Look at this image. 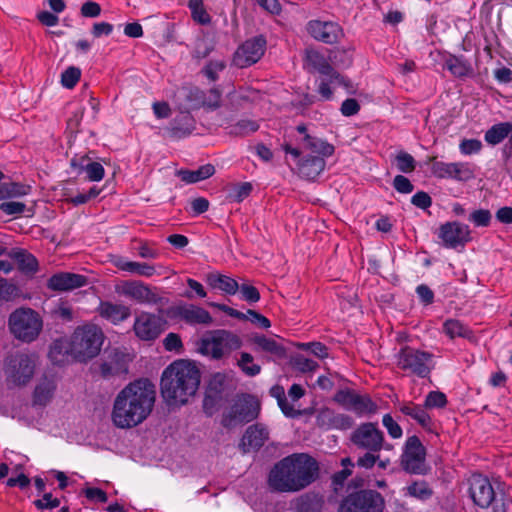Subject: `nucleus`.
<instances>
[{
  "label": "nucleus",
  "instance_id": "13d9d810",
  "mask_svg": "<svg viewBox=\"0 0 512 512\" xmlns=\"http://www.w3.org/2000/svg\"><path fill=\"white\" fill-rule=\"evenodd\" d=\"M252 192V185L249 182H243L234 186L232 192L229 194V198L233 202L240 203L246 199Z\"/></svg>",
  "mask_w": 512,
  "mask_h": 512
},
{
  "label": "nucleus",
  "instance_id": "2eb2a0df",
  "mask_svg": "<svg viewBox=\"0 0 512 512\" xmlns=\"http://www.w3.org/2000/svg\"><path fill=\"white\" fill-rule=\"evenodd\" d=\"M402 465L410 473L422 474L425 471V447L417 436L407 439Z\"/></svg>",
  "mask_w": 512,
  "mask_h": 512
},
{
  "label": "nucleus",
  "instance_id": "1a4fd4ad",
  "mask_svg": "<svg viewBox=\"0 0 512 512\" xmlns=\"http://www.w3.org/2000/svg\"><path fill=\"white\" fill-rule=\"evenodd\" d=\"M37 363L35 354L16 353L7 358L5 374L14 385H26L33 377Z\"/></svg>",
  "mask_w": 512,
  "mask_h": 512
},
{
  "label": "nucleus",
  "instance_id": "cd10ccee",
  "mask_svg": "<svg viewBox=\"0 0 512 512\" xmlns=\"http://www.w3.org/2000/svg\"><path fill=\"white\" fill-rule=\"evenodd\" d=\"M323 157L308 156L298 163L299 175L307 180H315L325 169Z\"/></svg>",
  "mask_w": 512,
  "mask_h": 512
},
{
  "label": "nucleus",
  "instance_id": "a211bd4d",
  "mask_svg": "<svg viewBox=\"0 0 512 512\" xmlns=\"http://www.w3.org/2000/svg\"><path fill=\"white\" fill-rule=\"evenodd\" d=\"M317 426L325 430H348L352 428L354 420L351 416L338 413L330 408L321 409L316 416Z\"/></svg>",
  "mask_w": 512,
  "mask_h": 512
},
{
  "label": "nucleus",
  "instance_id": "b1692460",
  "mask_svg": "<svg viewBox=\"0 0 512 512\" xmlns=\"http://www.w3.org/2000/svg\"><path fill=\"white\" fill-rule=\"evenodd\" d=\"M97 311L102 318L114 325L125 321L131 315V310L128 306L110 301H101Z\"/></svg>",
  "mask_w": 512,
  "mask_h": 512
},
{
  "label": "nucleus",
  "instance_id": "a18cd8bd",
  "mask_svg": "<svg viewBox=\"0 0 512 512\" xmlns=\"http://www.w3.org/2000/svg\"><path fill=\"white\" fill-rule=\"evenodd\" d=\"M237 366L248 377H254L261 372V366L254 363V357L248 352H241Z\"/></svg>",
  "mask_w": 512,
  "mask_h": 512
},
{
  "label": "nucleus",
  "instance_id": "09e8293b",
  "mask_svg": "<svg viewBox=\"0 0 512 512\" xmlns=\"http://www.w3.org/2000/svg\"><path fill=\"white\" fill-rule=\"evenodd\" d=\"M309 482H267L272 492H296L304 489Z\"/></svg>",
  "mask_w": 512,
  "mask_h": 512
},
{
  "label": "nucleus",
  "instance_id": "58836bf2",
  "mask_svg": "<svg viewBox=\"0 0 512 512\" xmlns=\"http://www.w3.org/2000/svg\"><path fill=\"white\" fill-rule=\"evenodd\" d=\"M252 342L257 346V350L270 353L276 357L282 358L286 354L285 348L279 342L264 335L254 336Z\"/></svg>",
  "mask_w": 512,
  "mask_h": 512
},
{
  "label": "nucleus",
  "instance_id": "c85d7f7f",
  "mask_svg": "<svg viewBox=\"0 0 512 512\" xmlns=\"http://www.w3.org/2000/svg\"><path fill=\"white\" fill-rule=\"evenodd\" d=\"M56 390V383L53 378L44 376L39 380L33 395L34 404L46 406L54 396Z\"/></svg>",
  "mask_w": 512,
  "mask_h": 512
},
{
  "label": "nucleus",
  "instance_id": "4be33fe9",
  "mask_svg": "<svg viewBox=\"0 0 512 512\" xmlns=\"http://www.w3.org/2000/svg\"><path fill=\"white\" fill-rule=\"evenodd\" d=\"M209 306L217 308L218 310L224 312L230 317L239 319V320H248L252 322L253 324L263 328L267 329L271 326L270 320L263 316L262 314L256 312L255 310H247L246 313H243L241 311H238L232 307H229L225 304L210 302L208 303Z\"/></svg>",
  "mask_w": 512,
  "mask_h": 512
},
{
  "label": "nucleus",
  "instance_id": "052dcab7",
  "mask_svg": "<svg viewBox=\"0 0 512 512\" xmlns=\"http://www.w3.org/2000/svg\"><path fill=\"white\" fill-rule=\"evenodd\" d=\"M431 170L437 178L452 179L453 162L436 161L432 164Z\"/></svg>",
  "mask_w": 512,
  "mask_h": 512
},
{
  "label": "nucleus",
  "instance_id": "f704fd0d",
  "mask_svg": "<svg viewBox=\"0 0 512 512\" xmlns=\"http://www.w3.org/2000/svg\"><path fill=\"white\" fill-rule=\"evenodd\" d=\"M332 85L343 86L346 89L352 88L351 82L341 75L340 79H334L332 77L321 76L318 82L317 92L321 96L322 100L328 101L333 97Z\"/></svg>",
  "mask_w": 512,
  "mask_h": 512
},
{
  "label": "nucleus",
  "instance_id": "4d7b16f0",
  "mask_svg": "<svg viewBox=\"0 0 512 512\" xmlns=\"http://www.w3.org/2000/svg\"><path fill=\"white\" fill-rule=\"evenodd\" d=\"M447 404L446 395L440 391H431L427 394L424 402L425 408H443Z\"/></svg>",
  "mask_w": 512,
  "mask_h": 512
},
{
  "label": "nucleus",
  "instance_id": "4c0bfd02",
  "mask_svg": "<svg viewBox=\"0 0 512 512\" xmlns=\"http://www.w3.org/2000/svg\"><path fill=\"white\" fill-rule=\"evenodd\" d=\"M512 134V123L501 122L490 127L484 135L485 141L492 146L500 144Z\"/></svg>",
  "mask_w": 512,
  "mask_h": 512
},
{
  "label": "nucleus",
  "instance_id": "72a5a7b5",
  "mask_svg": "<svg viewBox=\"0 0 512 512\" xmlns=\"http://www.w3.org/2000/svg\"><path fill=\"white\" fill-rule=\"evenodd\" d=\"M303 147L313 153L318 154L317 157H329L334 153V146L320 138L305 134L302 140Z\"/></svg>",
  "mask_w": 512,
  "mask_h": 512
},
{
  "label": "nucleus",
  "instance_id": "69168bd1",
  "mask_svg": "<svg viewBox=\"0 0 512 512\" xmlns=\"http://www.w3.org/2000/svg\"><path fill=\"white\" fill-rule=\"evenodd\" d=\"M482 149V143L478 139H463L459 144V150L463 155L477 154Z\"/></svg>",
  "mask_w": 512,
  "mask_h": 512
},
{
  "label": "nucleus",
  "instance_id": "e433bc0d",
  "mask_svg": "<svg viewBox=\"0 0 512 512\" xmlns=\"http://www.w3.org/2000/svg\"><path fill=\"white\" fill-rule=\"evenodd\" d=\"M207 281L211 287L219 289L228 295H234L239 290L238 282L226 275L212 273L207 276Z\"/></svg>",
  "mask_w": 512,
  "mask_h": 512
},
{
  "label": "nucleus",
  "instance_id": "5fc2aeb1",
  "mask_svg": "<svg viewBox=\"0 0 512 512\" xmlns=\"http://www.w3.org/2000/svg\"><path fill=\"white\" fill-rule=\"evenodd\" d=\"M445 67L456 77H463L468 73L466 64L457 57H449L445 62Z\"/></svg>",
  "mask_w": 512,
  "mask_h": 512
},
{
  "label": "nucleus",
  "instance_id": "bf43d9fd",
  "mask_svg": "<svg viewBox=\"0 0 512 512\" xmlns=\"http://www.w3.org/2000/svg\"><path fill=\"white\" fill-rule=\"evenodd\" d=\"M491 213L487 209H478L473 211L469 216L471 221L476 227H487L491 222Z\"/></svg>",
  "mask_w": 512,
  "mask_h": 512
},
{
  "label": "nucleus",
  "instance_id": "603ef678",
  "mask_svg": "<svg viewBox=\"0 0 512 512\" xmlns=\"http://www.w3.org/2000/svg\"><path fill=\"white\" fill-rule=\"evenodd\" d=\"M396 165L399 171L403 173H411L415 170L416 161L412 155L402 151L396 156Z\"/></svg>",
  "mask_w": 512,
  "mask_h": 512
},
{
  "label": "nucleus",
  "instance_id": "37998d69",
  "mask_svg": "<svg viewBox=\"0 0 512 512\" xmlns=\"http://www.w3.org/2000/svg\"><path fill=\"white\" fill-rule=\"evenodd\" d=\"M30 186L15 182L0 184V200L25 196L30 192Z\"/></svg>",
  "mask_w": 512,
  "mask_h": 512
},
{
  "label": "nucleus",
  "instance_id": "dca6fc26",
  "mask_svg": "<svg viewBox=\"0 0 512 512\" xmlns=\"http://www.w3.org/2000/svg\"><path fill=\"white\" fill-rule=\"evenodd\" d=\"M265 48L266 40L262 36L245 41L235 52V65L240 68L251 66L261 59Z\"/></svg>",
  "mask_w": 512,
  "mask_h": 512
},
{
  "label": "nucleus",
  "instance_id": "9d476101",
  "mask_svg": "<svg viewBox=\"0 0 512 512\" xmlns=\"http://www.w3.org/2000/svg\"><path fill=\"white\" fill-rule=\"evenodd\" d=\"M384 499L374 490H361L349 494L340 504L338 512H383Z\"/></svg>",
  "mask_w": 512,
  "mask_h": 512
},
{
  "label": "nucleus",
  "instance_id": "49530a36",
  "mask_svg": "<svg viewBox=\"0 0 512 512\" xmlns=\"http://www.w3.org/2000/svg\"><path fill=\"white\" fill-rule=\"evenodd\" d=\"M188 7L195 22L201 25L211 22V17L204 7L203 0H189Z\"/></svg>",
  "mask_w": 512,
  "mask_h": 512
},
{
  "label": "nucleus",
  "instance_id": "f3484780",
  "mask_svg": "<svg viewBox=\"0 0 512 512\" xmlns=\"http://www.w3.org/2000/svg\"><path fill=\"white\" fill-rule=\"evenodd\" d=\"M133 330L143 341L155 340L163 331L162 319L155 314L141 312L135 318Z\"/></svg>",
  "mask_w": 512,
  "mask_h": 512
},
{
  "label": "nucleus",
  "instance_id": "338daca9",
  "mask_svg": "<svg viewBox=\"0 0 512 512\" xmlns=\"http://www.w3.org/2000/svg\"><path fill=\"white\" fill-rule=\"evenodd\" d=\"M53 315L62 321L70 322L74 319V311L72 307L65 302H61L54 310Z\"/></svg>",
  "mask_w": 512,
  "mask_h": 512
},
{
  "label": "nucleus",
  "instance_id": "a878e982",
  "mask_svg": "<svg viewBox=\"0 0 512 512\" xmlns=\"http://www.w3.org/2000/svg\"><path fill=\"white\" fill-rule=\"evenodd\" d=\"M470 495L474 503L481 508L489 507L496 497L491 482H472Z\"/></svg>",
  "mask_w": 512,
  "mask_h": 512
},
{
  "label": "nucleus",
  "instance_id": "de8ad7c7",
  "mask_svg": "<svg viewBox=\"0 0 512 512\" xmlns=\"http://www.w3.org/2000/svg\"><path fill=\"white\" fill-rule=\"evenodd\" d=\"M21 294L20 289L5 278H0V300L14 301Z\"/></svg>",
  "mask_w": 512,
  "mask_h": 512
},
{
  "label": "nucleus",
  "instance_id": "ea45409f",
  "mask_svg": "<svg viewBox=\"0 0 512 512\" xmlns=\"http://www.w3.org/2000/svg\"><path fill=\"white\" fill-rule=\"evenodd\" d=\"M444 333L451 339L455 337L470 339L473 336L472 330L457 319H448L443 324Z\"/></svg>",
  "mask_w": 512,
  "mask_h": 512
},
{
  "label": "nucleus",
  "instance_id": "680f3d73",
  "mask_svg": "<svg viewBox=\"0 0 512 512\" xmlns=\"http://www.w3.org/2000/svg\"><path fill=\"white\" fill-rule=\"evenodd\" d=\"M0 210L8 216H19L26 211V205L18 201H5L0 204Z\"/></svg>",
  "mask_w": 512,
  "mask_h": 512
},
{
  "label": "nucleus",
  "instance_id": "9b49d317",
  "mask_svg": "<svg viewBox=\"0 0 512 512\" xmlns=\"http://www.w3.org/2000/svg\"><path fill=\"white\" fill-rule=\"evenodd\" d=\"M333 400L345 410L355 413L358 417L375 414L378 409L377 404L368 394H360L349 388L338 390Z\"/></svg>",
  "mask_w": 512,
  "mask_h": 512
},
{
  "label": "nucleus",
  "instance_id": "ddd939ff",
  "mask_svg": "<svg viewBox=\"0 0 512 512\" xmlns=\"http://www.w3.org/2000/svg\"><path fill=\"white\" fill-rule=\"evenodd\" d=\"M437 236L443 246L450 249L463 248L472 239L469 226L458 221L442 224L438 229Z\"/></svg>",
  "mask_w": 512,
  "mask_h": 512
},
{
  "label": "nucleus",
  "instance_id": "3c124183",
  "mask_svg": "<svg viewBox=\"0 0 512 512\" xmlns=\"http://www.w3.org/2000/svg\"><path fill=\"white\" fill-rule=\"evenodd\" d=\"M292 366L302 373L315 371L319 365L316 361L303 355H296L292 358Z\"/></svg>",
  "mask_w": 512,
  "mask_h": 512
},
{
  "label": "nucleus",
  "instance_id": "bb28decb",
  "mask_svg": "<svg viewBox=\"0 0 512 512\" xmlns=\"http://www.w3.org/2000/svg\"><path fill=\"white\" fill-rule=\"evenodd\" d=\"M113 265L119 270L137 274L143 277H152L156 274L154 265L145 262L129 261L124 257L118 256L113 260Z\"/></svg>",
  "mask_w": 512,
  "mask_h": 512
},
{
  "label": "nucleus",
  "instance_id": "20e7f679",
  "mask_svg": "<svg viewBox=\"0 0 512 512\" xmlns=\"http://www.w3.org/2000/svg\"><path fill=\"white\" fill-rule=\"evenodd\" d=\"M242 339L234 332L217 329L207 332L198 343V351L212 360H221L232 351L240 349Z\"/></svg>",
  "mask_w": 512,
  "mask_h": 512
},
{
  "label": "nucleus",
  "instance_id": "7c9ffc66",
  "mask_svg": "<svg viewBox=\"0 0 512 512\" xmlns=\"http://www.w3.org/2000/svg\"><path fill=\"white\" fill-rule=\"evenodd\" d=\"M307 62L321 76L341 80V74L338 73L320 53L316 51L308 53Z\"/></svg>",
  "mask_w": 512,
  "mask_h": 512
},
{
  "label": "nucleus",
  "instance_id": "6ab92c4d",
  "mask_svg": "<svg viewBox=\"0 0 512 512\" xmlns=\"http://www.w3.org/2000/svg\"><path fill=\"white\" fill-rule=\"evenodd\" d=\"M269 438L267 428L262 424H253L249 426L239 444L243 453L259 450Z\"/></svg>",
  "mask_w": 512,
  "mask_h": 512
},
{
  "label": "nucleus",
  "instance_id": "7ed1b4c3",
  "mask_svg": "<svg viewBox=\"0 0 512 512\" xmlns=\"http://www.w3.org/2000/svg\"><path fill=\"white\" fill-rule=\"evenodd\" d=\"M319 467L306 453H294L275 464L268 480H314Z\"/></svg>",
  "mask_w": 512,
  "mask_h": 512
},
{
  "label": "nucleus",
  "instance_id": "f257e3e1",
  "mask_svg": "<svg viewBox=\"0 0 512 512\" xmlns=\"http://www.w3.org/2000/svg\"><path fill=\"white\" fill-rule=\"evenodd\" d=\"M155 399V386L148 379L129 383L114 399L113 424L117 428L129 429L143 423L151 414Z\"/></svg>",
  "mask_w": 512,
  "mask_h": 512
},
{
  "label": "nucleus",
  "instance_id": "4468645a",
  "mask_svg": "<svg viewBox=\"0 0 512 512\" xmlns=\"http://www.w3.org/2000/svg\"><path fill=\"white\" fill-rule=\"evenodd\" d=\"M308 34L325 44H335L344 36L342 27L335 21L310 20L306 25Z\"/></svg>",
  "mask_w": 512,
  "mask_h": 512
},
{
  "label": "nucleus",
  "instance_id": "c756f323",
  "mask_svg": "<svg viewBox=\"0 0 512 512\" xmlns=\"http://www.w3.org/2000/svg\"><path fill=\"white\" fill-rule=\"evenodd\" d=\"M399 410L402 414L409 416L413 420H415L421 427H430L431 417L425 410V407H422L410 401L401 403L399 405Z\"/></svg>",
  "mask_w": 512,
  "mask_h": 512
},
{
  "label": "nucleus",
  "instance_id": "f03ea898",
  "mask_svg": "<svg viewBox=\"0 0 512 512\" xmlns=\"http://www.w3.org/2000/svg\"><path fill=\"white\" fill-rule=\"evenodd\" d=\"M201 373L195 363L176 360L166 367L161 376V395L168 405L181 406L195 396Z\"/></svg>",
  "mask_w": 512,
  "mask_h": 512
},
{
  "label": "nucleus",
  "instance_id": "393cba45",
  "mask_svg": "<svg viewBox=\"0 0 512 512\" xmlns=\"http://www.w3.org/2000/svg\"><path fill=\"white\" fill-rule=\"evenodd\" d=\"M123 294L139 303H156L157 295L142 282L129 281L123 286Z\"/></svg>",
  "mask_w": 512,
  "mask_h": 512
},
{
  "label": "nucleus",
  "instance_id": "2f4dec72",
  "mask_svg": "<svg viewBox=\"0 0 512 512\" xmlns=\"http://www.w3.org/2000/svg\"><path fill=\"white\" fill-rule=\"evenodd\" d=\"M10 257L17 263L18 269L25 273H34L38 269V261L25 249L17 248L10 252Z\"/></svg>",
  "mask_w": 512,
  "mask_h": 512
},
{
  "label": "nucleus",
  "instance_id": "e2e57ef3",
  "mask_svg": "<svg viewBox=\"0 0 512 512\" xmlns=\"http://www.w3.org/2000/svg\"><path fill=\"white\" fill-rule=\"evenodd\" d=\"M84 172L87 175V179L93 182L101 181L105 176V169L103 165L92 160Z\"/></svg>",
  "mask_w": 512,
  "mask_h": 512
},
{
  "label": "nucleus",
  "instance_id": "6e6d98bb",
  "mask_svg": "<svg viewBox=\"0 0 512 512\" xmlns=\"http://www.w3.org/2000/svg\"><path fill=\"white\" fill-rule=\"evenodd\" d=\"M69 347L70 346L67 344L66 341H64L62 339L55 340L50 346V350H49L50 359L55 363L60 362L61 359L59 357L67 354L69 351Z\"/></svg>",
  "mask_w": 512,
  "mask_h": 512
},
{
  "label": "nucleus",
  "instance_id": "0eeeda50",
  "mask_svg": "<svg viewBox=\"0 0 512 512\" xmlns=\"http://www.w3.org/2000/svg\"><path fill=\"white\" fill-rule=\"evenodd\" d=\"M8 323L14 337L26 343L34 341L43 326L39 314L30 308H20L12 312Z\"/></svg>",
  "mask_w": 512,
  "mask_h": 512
},
{
  "label": "nucleus",
  "instance_id": "5701e85b",
  "mask_svg": "<svg viewBox=\"0 0 512 512\" xmlns=\"http://www.w3.org/2000/svg\"><path fill=\"white\" fill-rule=\"evenodd\" d=\"M177 316L190 325H210L213 321L210 313L193 304L180 305L176 309Z\"/></svg>",
  "mask_w": 512,
  "mask_h": 512
},
{
  "label": "nucleus",
  "instance_id": "864d4df0",
  "mask_svg": "<svg viewBox=\"0 0 512 512\" xmlns=\"http://www.w3.org/2000/svg\"><path fill=\"white\" fill-rule=\"evenodd\" d=\"M81 76V70L77 67H68L61 75V83L65 88L72 89Z\"/></svg>",
  "mask_w": 512,
  "mask_h": 512
},
{
  "label": "nucleus",
  "instance_id": "f8f14e48",
  "mask_svg": "<svg viewBox=\"0 0 512 512\" xmlns=\"http://www.w3.org/2000/svg\"><path fill=\"white\" fill-rule=\"evenodd\" d=\"M350 440L358 449L379 452L384 443V434L377 424L372 422L360 424L351 434Z\"/></svg>",
  "mask_w": 512,
  "mask_h": 512
},
{
  "label": "nucleus",
  "instance_id": "a19ab883",
  "mask_svg": "<svg viewBox=\"0 0 512 512\" xmlns=\"http://www.w3.org/2000/svg\"><path fill=\"white\" fill-rule=\"evenodd\" d=\"M194 94L201 101L203 107L215 110L221 106L222 91L218 87H213L206 92L196 89Z\"/></svg>",
  "mask_w": 512,
  "mask_h": 512
},
{
  "label": "nucleus",
  "instance_id": "c03bdc74",
  "mask_svg": "<svg viewBox=\"0 0 512 512\" xmlns=\"http://www.w3.org/2000/svg\"><path fill=\"white\" fill-rule=\"evenodd\" d=\"M475 177V165L469 162H453L452 179L467 182Z\"/></svg>",
  "mask_w": 512,
  "mask_h": 512
},
{
  "label": "nucleus",
  "instance_id": "774afa93",
  "mask_svg": "<svg viewBox=\"0 0 512 512\" xmlns=\"http://www.w3.org/2000/svg\"><path fill=\"white\" fill-rule=\"evenodd\" d=\"M393 187L397 192L402 194H409L414 189V186L411 183V181L403 175H397L394 177Z\"/></svg>",
  "mask_w": 512,
  "mask_h": 512
},
{
  "label": "nucleus",
  "instance_id": "473e14b6",
  "mask_svg": "<svg viewBox=\"0 0 512 512\" xmlns=\"http://www.w3.org/2000/svg\"><path fill=\"white\" fill-rule=\"evenodd\" d=\"M215 174V167L212 164H205L197 170L181 169L177 172L181 181L192 184L206 180Z\"/></svg>",
  "mask_w": 512,
  "mask_h": 512
},
{
  "label": "nucleus",
  "instance_id": "423d86ee",
  "mask_svg": "<svg viewBox=\"0 0 512 512\" xmlns=\"http://www.w3.org/2000/svg\"><path fill=\"white\" fill-rule=\"evenodd\" d=\"M396 365L406 374L426 378L435 367L434 355L428 351L405 346L396 355Z\"/></svg>",
  "mask_w": 512,
  "mask_h": 512
},
{
  "label": "nucleus",
  "instance_id": "c9c22d12",
  "mask_svg": "<svg viewBox=\"0 0 512 512\" xmlns=\"http://www.w3.org/2000/svg\"><path fill=\"white\" fill-rule=\"evenodd\" d=\"M170 131L174 137H184L189 135L194 129L193 118L189 112H181L170 124Z\"/></svg>",
  "mask_w": 512,
  "mask_h": 512
},
{
  "label": "nucleus",
  "instance_id": "6e6552de",
  "mask_svg": "<svg viewBox=\"0 0 512 512\" xmlns=\"http://www.w3.org/2000/svg\"><path fill=\"white\" fill-rule=\"evenodd\" d=\"M260 412V403L256 397L250 394L238 396L228 411L222 416V425L226 428H233L256 419Z\"/></svg>",
  "mask_w": 512,
  "mask_h": 512
},
{
  "label": "nucleus",
  "instance_id": "39448f33",
  "mask_svg": "<svg viewBox=\"0 0 512 512\" xmlns=\"http://www.w3.org/2000/svg\"><path fill=\"white\" fill-rule=\"evenodd\" d=\"M104 341V334L98 326L86 324L76 328L72 335L70 350L79 361L97 356Z\"/></svg>",
  "mask_w": 512,
  "mask_h": 512
},
{
  "label": "nucleus",
  "instance_id": "79ce46f5",
  "mask_svg": "<svg viewBox=\"0 0 512 512\" xmlns=\"http://www.w3.org/2000/svg\"><path fill=\"white\" fill-rule=\"evenodd\" d=\"M259 129V124L250 119H241L228 127V134L232 136H248Z\"/></svg>",
  "mask_w": 512,
  "mask_h": 512
},
{
  "label": "nucleus",
  "instance_id": "aec40b11",
  "mask_svg": "<svg viewBox=\"0 0 512 512\" xmlns=\"http://www.w3.org/2000/svg\"><path fill=\"white\" fill-rule=\"evenodd\" d=\"M87 284V278L80 274L61 272L52 275L47 282V287L53 291H68L83 287Z\"/></svg>",
  "mask_w": 512,
  "mask_h": 512
},
{
  "label": "nucleus",
  "instance_id": "8fccbe9b",
  "mask_svg": "<svg viewBox=\"0 0 512 512\" xmlns=\"http://www.w3.org/2000/svg\"><path fill=\"white\" fill-rule=\"evenodd\" d=\"M407 494L417 499L425 500L432 495V490L428 487L427 482H412L407 487Z\"/></svg>",
  "mask_w": 512,
  "mask_h": 512
},
{
  "label": "nucleus",
  "instance_id": "412c9836",
  "mask_svg": "<svg viewBox=\"0 0 512 512\" xmlns=\"http://www.w3.org/2000/svg\"><path fill=\"white\" fill-rule=\"evenodd\" d=\"M228 379V375L222 372H217L211 376L203 401V407L206 411L212 409L221 399V395L227 386Z\"/></svg>",
  "mask_w": 512,
  "mask_h": 512
},
{
  "label": "nucleus",
  "instance_id": "0e129e2a",
  "mask_svg": "<svg viewBox=\"0 0 512 512\" xmlns=\"http://www.w3.org/2000/svg\"><path fill=\"white\" fill-rule=\"evenodd\" d=\"M382 424L386 428L388 434L394 438L398 439L402 436L403 431L400 425L393 419L390 414H385L382 418Z\"/></svg>",
  "mask_w": 512,
  "mask_h": 512
}]
</instances>
